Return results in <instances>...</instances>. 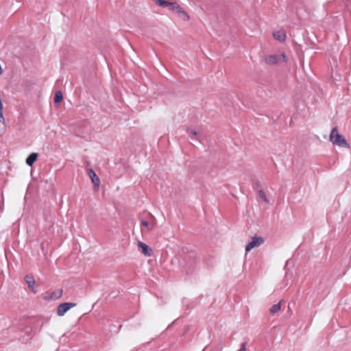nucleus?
<instances>
[{
    "label": "nucleus",
    "mask_w": 351,
    "mask_h": 351,
    "mask_svg": "<svg viewBox=\"0 0 351 351\" xmlns=\"http://www.w3.org/2000/svg\"><path fill=\"white\" fill-rule=\"evenodd\" d=\"M330 141L336 145L341 147L350 148V145L347 142L345 137L338 133L337 127L332 129L330 134Z\"/></svg>",
    "instance_id": "1"
},
{
    "label": "nucleus",
    "mask_w": 351,
    "mask_h": 351,
    "mask_svg": "<svg viewBox=\"0 0 351 351\" xmlns=\"http://www.w3.org/2000/svg\"><path fill=\"white\" fill-rule=\"evenodd\" d=\"M265 62L269 64H274L283 62H286V57L285 54L271 55L265 58Z\"/></svg>",
    "instance_id": "2"
},
{
    "label": "nucleus",
    "mask_w": 351,
    "mask_h": 351,
    "mask_svg": "<svg viewBox=\"0 0 351 351\" xmlns=\"http://www.w3.org/2000/svg\"><path fill=\"white\" fill-rule=\"evenodd\" d=\"M76 306L75 303L73 302H64L58 305L57 308V315L58 316H63L64 314L72 307Z\"/></svg>",
    "instance_id": "3"
},
{
    "label": "nucleus",
    "mask_w": 351,
    "mask_h": 351,
    "mask_svg": "<svg viewBox=\"0 0 351 351\" xmlns=\"http://www.w3.org/2000/svg\"><path fill=\"white\" fill-rule=\"evenodd\" d=\"M264 243V239L262 237H254L252 240L246 245V252H250L254 247H258Z\"/></svg>",
    "instance_id": "4"
},
{
    "label": "nucleus",
    "mask_w": 351,
    "mask_h": 351,
    "mask_svg": "<svg viewBox=\"0 0 351 351\" xmlns=\"http://www.w3.org/2000/svg\"><path fill=\"white\" fill-rule=\"evenodd\" d=\"M87 173L91 179L92 182L94 184V189L97 191L100 184V180L99 177L96 175L92 169H88L87 170Z\"/></svg>",
    "instance_id": "5"
},
{
    "label": "nucleus",
    "mask_w": 351,
    "mask_h": 351,
    "mask_svg": "<svg viewBox=\"0 0 351 351\" xmlns=\"http://www.w3.org/2000/svg\"><path fill=\"white\" fill-rule=\"evenodd\" d=\"M25 282L28 285V288L34 293H36V290L34 288V285L36 283V281L34 280V278L32 275H26L25 276Z\"/></svg>",
    "instance_id": "6"
},
{
    "label": "nucleus",
    "mask_w": 351,
    "mask_h": 351,
    "mask_svg": "<svg viewBox=\"0 0 351 351\" xmlns=\"http://www.w3.org/2000/svg\"><path fill=\"white\" fill-rule=\"evenodd\" d=\"M138 247L141 250L142 253L147 256H150L152 254V250L147 245L144 243L143 242L139 241L138 243Z\"/></svg>",
    "instance_id": "7"
},
{
    "label": "nucleus",
    "mask_w": 351,
    "mask_h": 351,
    "mask_svg": "<svg viewBox=\"0 0 351 351\" xmlns=\"http://www.w3.org/2000/svg\"><path fill=\"white\" fill-rule=\"evenodd\" d=\"M62 289H57L52 293H51L50 295L45 296L44 299L45 300H57L59 299L62 295Z\"/></svg>",
    "instance_id": "8"
},
{
    "label": "nucleus",
    "mask_w": 351,
    "mask_h": 351,
    "mask_svg": "<svg viewBox=\"0 0 351 351\" xmlns=\"http://www.w3.org/2000/svg\"><path fill=\"white\" fill-rule=\"evenodd\" d=\"M273 36L276 40L284 42L286 39V33L283 30L275 31L273 32Z\"/></svg>",
    "instance_id": "9"
},
{
    "label": "nucleus",
    "mask_w": 351,
    "mask_h": 351,
    "mask_svg": "<svg viewBox=\"0 0 351 351\" xmlns=\"http://www.w3.org/2000/svg\"><path fill=\"white\" fill-rule=\"evenodd\" d=\"M38 156V154L37 153H35V152L31 153L26 158V160H25L26 164L28 166L32 167L34 165V163L36 161Z\"/></svg>",
    "instance_id": "10"
},
{
    "label": "nucleus",
    "mask_w": 351,
    "mask_h": 351,
    "mask_svg": "<svg viewBox=\"0 0 351 351\" xmlns=\"http://www.w3.org/2000/svg\"><path fill=\"white\" fill-rule=\"evenodd\" d=\"M176 14L180 19H182L184 21H187L190 19L188 13L182 7L180 8Z\"/></svg>",
    "instance_id": "11"
},
{
    "label": "nucleus",
    "mask_w": 351,
    "mask_h": 351,
    "mask_svg": "<svg viewBox=\"0 0 351 351\" xmlns=\"http://www.w3.org/2000/svg\"><path fill=\"white\" fill-rule=\"evenodd\" d=\"M283 302V300H280L278 304H274L269 309L270 313L274 315L279 312L281 309V303Z\"/></svg>",
    "instance_id": "12"
},
{
    "label": "nucleus",
    "mask_w": 351,
    "mask_h": 351,
    "mask_svg": "<svg viewBox=\"0 0 351 351\" xmlns=\"http://www.w3.org/2000/svg\"><path fill=\"white\" fill-rule=\"evenodd\" d=\"M180 7L181 6L176 1H170L169 2L167 8L169 10L175 12L176 13H177Z\"/></svg>",
    "instance_id": "13"
},
{
    "label": "nucleus",
    "mask_w": 351,
    "mask_h": 351,
    "mask_svg": "<svg viewBox=\"0 0 351 351\" xmlns=\"http://www.w3.org/2000/svg\"><path fill=\"white\" fill-rule=\"evenodd\" d=\"M160 7L168 8L170 1L169 0H153Z\"/></svg>",
    "instance_id": "14"
},
{
    "label": "nucleus",
    "mask_w": 351,
    "mask_h": 351,
    "mask_svg": "<svg viewBox=\"0 0 351 351\" xmlns=\"http://www.w3.org/2000/svg\"><path fill=\"white\" fill-rule=\"evenodd\" d=\"M63 99V95L61 91H57L54 95L55 104H59Z\"/></svg>",
    "instance_id": "15"
},
{
    "label": "nucleus",
    "mask_w": 351,
    "mask_h": 351,
    "mask_svg": "<svg viewBox=\"0 0 351 351\" xmlns=\"http://www.w3.org/2000/svg\"><path fill=\"white\" fill-rule=\"evenodd\" d=\"M258 194H259V196L266 203H268L269 202V200L266 197V195L265 193V192L263 191V189H259L258 191Z\"/></svg>",
    "instance_id": "16"
},
{
    "label": "nucleus",
    "mask_w": 351,
    "mask_h": 351,
    "mask_svg": "<svg viewBox=\"0 0 351 351\" xmlns=\"http://www.w3.org/2000/svg\"><path fill=\"white\" fill-rule=\"evenodd\" d=\"M141 226H143L146 227L147 228V230H149V231L152 230V229L154 228V225L153 224H150L147 221H141Z\"/></svg>",
    "instance_id": "17"
},
{
    "label": "nucleus",
    "mask_w": 351,
    "mask_h": 351,
    "mask_svg": "<svg viewBox=\"0 0 351 351\" xmlns=\"http://www.w3.org/2000/svg\"><path fill=\"white\" fill-rule=\"evenodd\" d=\"M253 187L254 189L259 191V189H262L261 183L259 180H256L253 184Z\"/></svg>",
    "instance_id": "18"
},
{
    "label": "nucleus",
    "mask_w": 351,
    "mask_h": 351,
    "mask_svg": "<svg viewBox=\"0 0 351 351\" xmlns=\"http://www.w3.org/2000/svg\"><path fill=\"white\" fill-rule=\"evenodd\" d=\"M186 132L189 135H193L194 136H196L197 135V132L195 130L190 128H187Z\"/></svg>",
    "instance_id": "19"
},
{
    "label": "nucleus",
    "mask_w": 351,
    "mask_h": 351,
    "mask_svg": "<svg viewBox=\"0 0 351 351\" xmlns=\"http://www.w3.org/2000/svg\"><path fill=\"white\" fill-rule=\"evenodd\" d=\"M246 345H247V342H243L242 344H241V348L239 350V351H246Z\"/></svg>",
    "instance_id": "20"
},
{
    "label": "nucleus",
    "mask_w": 351,
    "mask_h": 351,
    "mask_svg": "<svg viewBox=\"0 0 351 351\" xmlns=\"http://www.w3.org/2000/svg\"><path fill=\"white\" fill-rule=\"evenodd\" d=\"M0 122L5 123V118L3 114V112H0Z\"/></svg>",
    "instance_id": "21"
},
{
    "label": "nucleus",
    "mask_w": 351,
    "mask_h": 351,
    "mask_svg": "<svg viewBox=\"0 0 351 351\" xmlns=\"http://www.w3.org/2000/svg\"><path fill=\"white\" fill-rule=\"evenodd\" d=\"M33 83L31 81H25V85L27 86L28 84H32Z\"/></svg>",
    "instance_id": "22"
}]
</instances>
